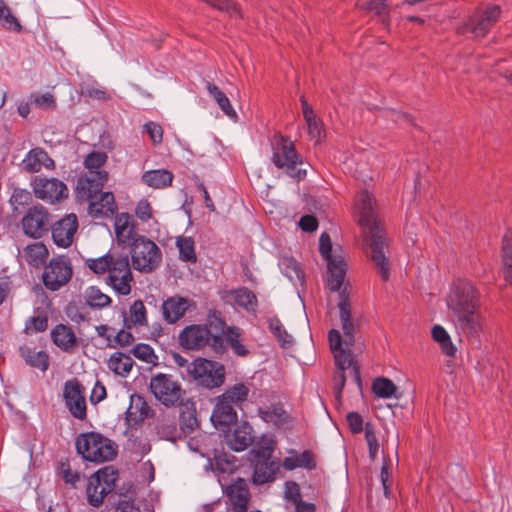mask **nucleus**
Listing matches in <instances>:
<instances>
[{"instance_id":"f03ea898","label":"nucleus","mask_w":512,"mask_h":512,"mask_svg":"<svg viewBox=\"0 0 512 512\" xmlns=\"http://www.w3.org/2000/svg\"><path fill=\"white\" fill-rule=\"evenodd\" d=\"M446 303L463 332L476 335L482 330L480 292L472 282L466 279L454 281Z\"/></svg>"},{"instance_id":"49530a36","label":"nucleus","mask_w":512,"mask_h":512,"mask_svg":"<svg viewBox=\"0 0 512 512\" xmlns=\"http://www.w3.org/2000/svg\"><path fill=\"white\" fill-rule=\"evenodd\" d=\"M86 304L91 308H104L111 304L112 300L104 294L99 288L90 287L86 292Z\"/></svg>"},{"instance_id":"864d4df0","label":"nucleus","mask_w":512,"mask_h":512,"mask_svg":"<svg viewBox=\"0 0 512 512\" xmlns=\"http://www.w3.org/2000/svg\"><path fill=\"white\" fill-rule=\"evenodd\" d=\"M132 354L139 360L148 364L156 365L158 361L157 355L153 348L145 343H139L132 349Z\"/></svg>"},{"instance_id":"cd10ccee","label":"nucleus","mask_w":512,"mask_h":512,"mask_svg":"<svg viewBox=\"0 0 512 512\" xmlns=\"http://www.w3.org/2000/svg\"><path fill=\"white\" fill-rule=\"evenodd\" d=\"M19 256L29 266L39 268L46 263L49 250L43 242H34L25 246L19 252Z\"/></svg>"},{"instance_id":"ddd939ff","label":"nucleus","mask_w":512,"mask_h":512,"mask_svg":"<svg viewBox=\"0 0 512 512\" xmlns=\"http://www.w3.org/2000/svg\"><path fill=\"white\" fill-rule=\"evenodd\" d=\"M320 253L327 261L328 286L332 291H338L346 274V263L342 256L332 255V243L328 233L321 234L319 239Z\"/></svg>"},{"instance_id":"4468645a","label":"nucleus","mask_w":512,"mask_h":512,"mask_svg":"<svg viewBox=\"0 0 512 512\" xmlns=\"http://www.w3.org/2000/svg\"><path fill=\"white\" fill-rule=\"evenodd\" d=\"M31 187L36 198L49 204L59 203L69 195L66 184L57 178L36 176Z\"/></svg>"},{"instance_id":"de8ad7c7","label":"nucleus","mask_w":512,"mask_h":512,"mask_svg":"<svg viewBox=\"0 0 512 512\" xmlns=\"http://www.w3.org/2000/svg\"><path fill=\"white\" fill-rule=\"evenodd\" d=\"M356 5L366 11L385 18L389 15V8L386 0H357Z\"/></svg>"},{"instance_id":"ea45409f","label":"nucleus","mask_w":512,"mask_h":512,"mask_svg":"<svg viewBox=\"0 0 512 512\" xmlns=\"http://www.w3.org/2000/svg\"><path fill=\"white\" fill-rule=\"evenodd\" d=\"M432 337L439 343L442 352L449 357H454L456 354V347L453 345L451 338L447 331L440 325H435L432 328Z\"/></svg>"},{"instance_id":"72a5a7b5","label":"nucleus","mask_w":512,"mask_h":512,"mask_svg":"<svg viewBox=\"0 0 512 512\" xmlns=\"http://www.w3.org/2000/svg\"><path fill=\"white\" fill-rule=\"evenodd\" d=\"M134 365L133 359L122 352H115L110 355L107 366L118 376L126 377L132 370Z\"/></svg>"},{"instance_id":"09e8293b","label":"nucleus","mask_w":512,"mask_h":512,"mask_svg":"<svg viewBox=\"0 0 512 512\" xmlns=\"http://www.w3.org/2000/svg\"><path fill=\"white\" fill-rule=\"evenodd\" d=\"M0 25L7 30L17 32L21 31L22 28L18 19L11 13L4 0H0Z\"/></svg>"},{"instance_id":"473e14b6","label":"nucleus","mask_w":512,"mask_h":512,"mask_svg":"<svg viewBox=\"0 0 512 512\" xmlns=\"http://www.w3.org/2000/svg\"><path fill=\"white\" fill-rule=\"evenodd\" d=\"M173 174L166 169L146 171L142 175V181L154 189H163L172 185Z\"/></svg>"},{"instance_id":"338daca9","label":"nucleus","mask_w":512,"mask_h":512,"mask_svg":"<svg viewBox=\"0 0 512 512\" xmlns=\"http://www.w3.org/2000/svg\"><path fill=\"white\" fill-rule=\"evenodd\" d=\"M346 420L352 433L359 434L363 430L365 431L363 418L359 413L349 412L346 416Z\"/></svg>"},{"instance_id":"b1692460","label":"nucleus","mask_w":512,"mask_h":512,"mask_svg":"<svg viewBox=\"0 0 512 512\" xmlns=\"http://www.w3.org/2000/svg\"><path fill=\"white\" fill-rule=\"evenodd\" d=\"M254 440L253 429L248 423L237 425L225 435L226 445L236 451H244Z\"/></svg>"},{"instance_id":"393cba45","label":"nucleus","mask_w":512,"mask_h":512,"mask_svg":"<svg viewBox=\"0 0 512 512\" xmlns=\"http://www.w3.org/2000/svg\"><path fill=\"white\" fill-rule=\"evenodd\" d=\"M87 200L89 201V213L93 217H109L117 210V204L112 192L100 191Z\"/></svg>"},{"instance_id":"c85d7f7f","label":"nucleus","mask_w":512,"mask_h":512,"mask_svg":"<svg viewBox=\"0 0 512 512\" xmlns=\"http://www.w3.org/2000/svg\"><path fill=\"white\" fill-rule=\"evenodd\" d=\"M127 421L131 424H138L153 415V410L148 405L144 397L132 395L130 405L126 412Z\"/></svg>"},{"instance_id":"79ce46f5","label":"nucleus","mask_w":512,"mask_h":512,"mask_svg":"<svg viewBox=\"0 0 512 512\" xmlns=\"http://www.w3.org/2000/svg\"><path fill=\"white\" fill-rule=\"evenodd\" d=\"M249 391V388L245 384L237 383L227 389L221 397L233 405L240 406L247 400Z\"/></svg>"},{"instance_id":"6e6d98bb","label":"nucleus","mask_w":512,"mask_h":512,"mask_svg":"<svg viewBox=\"0 0 512 512\" xmlns=\"http://www.w3.org/2000/svg\"><path fill=\"white\" fill-rule=\"evenodd\" d=\"M307 124V131L312 140L315 143H320L324 138V127L322 121L317 117H311L309 120H305Z\"/></svg>"},{"instance_id":"bb28decb","label":"nucleus","mask_w":512,"mask_h":512,"mask_svg":"<svg viewBox=\"0 0 512 512\" xmlns=\"http://www.w3.org/2000/svg\"><path fill=\"white\" fill-rule=\"evenodd\" d=\"M53 343L66 353H73L78 346V338L73 329L64 324L56 325L51 331Z\"/></svg>"},{"instance_id":"13d9d810","label":"nucleus","mask_w":512,"mask_h":512,"mask_svg":"<svg viewBox=\"0 0 512 512\" xmlns=\"http://www.w3.org/2000/svg\"><path fill=\"white\" fill-rule=\"evenodd\" d=\"M48 327V318L45 314L30 317L25 324L26 333L43 332Z\"/></svg>"},{"instance_id":"37998d69","label":"nucleus","mask_w":512,"mask_h":512,"mask_svg":"<svg viewBox=\"0 0 512 512\" xmlns=\"http://www.w3.org/2000/svg\"><path fill=\"white\" fill-rule=\"evenodd\" d=\"M267 322L269 330L282 347H289L292 345V336L287 333L281 321L277 317H270Z\"/></svg>"},{"instance_id":"680f3d73","label":"nucleus","mask_w":512,"mask_h":512,"mask_svg":"<svg viewBox=\"0 0 512 512\" xmlns=\"http://www.w3.org/2000/svg\"><path fill=\"white\" fill-rule=\"evenodd\" d=\"M213 7L226 12L232 18L240 19L243 17L241 9L229 0H218L213 4Z\"/></svg>"},{"instance_id":"423d86ee","label":"nucleus","mask_w":512,"mask_h":512,"mask_svg":"<svg viewBox=\"0 0 512 512\" xmlns=\"http://www.w3.org/2000/svg\"><path fill=\"white\" fill-rule=\"evenodd\" d=\"M272 162L296 181L303 180L307 175L305 169L297 168L302 164V158L297 153L294 143L282 135L275 137Z\"/></svg>"},{"instance_id":"4d7b16f0","label":"nucleus","mask_w":512,"mask_h":512,"mask_svg":"<svg viewBox=\"0 0 512 512\" xmlns=\"http://www.w3.org/2000/svg\"><path fill=\"white\" fill-rule=\"evenodd\" d=\"M107 158L108 157L105 152L93 151L86 156L84 165L89 171L101 170V167L106 163Z\"/></svg>"},{"instance_id":"c9c22d12","label":"nucleus","mask_w":512,"mask_h":512,"mask_svg":"<svg viewBox=\"0 0 512 512\" xmlns=\"http://www.w3.org/2000/svg\"><path fill=\"white\" fill-rule=\"evenodd\" d=\"M206 88L222 112L231 119H237V113L232 107L226 94L217 85L211 82L206 83Z\"/></svg>"},{"instance_id":"f8f14e48","label":"nucleus","mask_w":512,"mask_h":512,"mask_svg":"<svg viewBox=\"0 0 512 512\" xmlns=\"http://www.w3.org/2000/svg\"><path fill=\"white\" fill-rule=\"evenodd\" d=\"M72 276L71 261L66 256L59 255L45 265L41 279L46 289L58 291L70 282Z\"/></svg>"},{"instance_id":"a878e982","label":"nucleus","mask_w":512,"mask_h":512,"mask_svg":"<svg viewBox=\"0 0 512 512\" xmlns=\"http://www.w3.org/2000/svg\"><path fill=\"white\" fill-rule=\"evenodd\" d=\"M233 512H247L250 492L245 480L238 479L226 489Z\"/></svg>"},{"instance_id":"a19ab883","label":"nucleus","mask_w":512,"mask_h":512,"mask_svg":"<svg viewBox=\"0 0 512 512\" xmlns=\"http://www.w3.org/2000/svg\"><path fill=\"white\" fill-rule=\"evenodd\" d=\"M223 333L226 342L236 355L245 357L249 354V350L240 342L241 330L239 328L227 327Z\"/></svg>"},{"instance_id":"5701e85b","label":"nucleus","mask_w":512,"mask_h":512,"mask_svg":"<svg viewBox=\"0 0 512 512\" xmlns=\"http://www.w3.org/2000/svg\"><path fill=\"white\" fill-rule=\"evenodd\" d=\"M114 232L119 245L129 246L140 235L137 234L136 226L129 213L117 214L114 219Z\"/></svg>"},{"instance_id":"e433bc0d","label":"nucleus","mask_w":512,"mask_h":512,"mask_svg":"<svg viewBox=\"0 0 512 512\" xmlns=\"http://www.w3.org/2000/svg\"><path fill=\"white\" fill-rule=\"evenodd\" d=\"M127 327H143L148 325L147 310L142 300H136L129 308Z\"/></svg>"},{"instance_id":"5fc2aeb1","label":"nucleus","mask_w":512,"mask_h":512,"mask_svg":"<svg viewBox=\"0 0 512 512\" xmlns=\"http://www.w3.org/2000/svg\"><path fill=\"white\" fill-rule=\"evenodd\" d=\"M365 440L368 446L369 458L375 461L378 456L379 443L375 433L374 425L370 422L365 424Z\"/></svg>"},{"instance_id":"774afa93","label":"nucleus","mask_w":512,"mask_h":512,"mask_svg":"<svg viewBox=\"0 0 512 512\" xmlns=\"http://www.w3.org/2000/svg\"><path fill=\"white\" fill-rule=\"evenodd\" d=\"M32 199L31 193L25 189L15 188L10 198L13 205L25 206L30 203Z\"/></svg>"},{"instance_id":"f704fd0d","label":"nucleus","mask_w":512,"mask_h":512,"mask_svg":"<svg viewBox=\"0 0 512 512\" xmlns=\"http://www.w3.org/2000/svg\"><path fill=\"white\" fill-rule=\"evenodd\" d=\"M231 295L238 306L242 307L247 312H256L258 300L253 291L246 287H241L231 291Z\"/></svg>"},{"instance_id":"dca6fc26","label":"nucleus","mask_w":512,"mask_h":512,"mask_svg":"<svg viewBox=\"0 0 512 512\" xmlns=\"http://www.w3.org/2000/svg\"><path fill=\"white\" fill-rule=\"evenodd\" d=\"M63 398L66 407L74 418L81 421L87 418L85 388L78 379L74 378L65 382Z\"/></svg>"},{"instance_id":"3c124183","label":"nucleus","mask_w":512,"mask_h":512,"mask_svg":"<svg viewBox=\"0 0 512 512\" xmlns=\"http://www.w3.org/2000/svg\"><path fill=\"white\" fill-rule=\"evenodd\" d=\"M372 390L378 397L390 398L396 391L395 384L387 378H377L372 384Z\"/></svg>"},{"instance_id":"6e6552de","label":"nucleus","mask_w":512,"mask_h":512,"mask_svg":"<svg viewBox=\"0 0 512 512\" xmlns=\"http://www.w3.org/2000/svg\"><path fill=\"white\" fill-rule=\"evenodd\" d=\"M501 16V7L490 4L479 8L469 19L458 26L457 33L460 35L470 34V38L480 39L487 35L491 28L498 22Z\"/></svg>"},{"instance_id":"9b49d317","label":"nucleus","mask_w":512,"mask_h":512,"mask_svg":"<svg viewBox=\"0 0 512 512\" xmlns=\"http://www.w3.org/2000/svg\"><path fill=\"white\" fill-rule=\"evenodd\" d=\"M187 371L200 385L210 389L221 386L225 380L224 366L205 358L195 359Z\"/></svg>"},{"instance_id":"69168bd1","label":"nucleus","mask_w":512,"mask_h":512,"mask_svg":"<svg viewBox=\"0 0 512 512\" xmlns=\"http://www.w3.org/2000/svg\"><path fill=\"white\" fill-rule=\"evenodd\" d=\"M144 129L146 130V132L148 133L152 143L154 145H158L162 142L163 140V129L162 127L158 124V123H155V122H147L145 125H144Z\"/></svg>"},{"instance_id":"052dcab7","label":"nucleus","mask_w":512,"mask_h":512,"mask_svg":"<svg viewBox=\"0 0 512 512\" xmlns=\"http://www.w3.org/2000/svg\"><path fill=\"white\" fill-rule=\"evenodd\" d=\"M59 474L66 484L76 487L77 482L80 480V474L71 470L68 461H62L59 465Z\"/></svg>"},{"instance_id":"2eb2a0df","label":"nucleus","mask_w":512,"mask_h":512,"mask_svg":"<svg viewBox=\"0 0 512 512\" xmlns=\"http://www.w3.org/2000/svg\"><path fill=\"white\" fill-rule=\"evenodd\" d=\"M50 214L40 204L30 207L21 219L23 233L32 239H40L49 231Z\"/></svg>"},{"instance_id":"f3484780","label":"nucleus","mask_w":512,"mask_h":512,"mask_svg":"<svg viewBox=\"0 0 512 512\" xmlns=\"http://www.w3.org/2000/svg\"><path fill=\"white\" fill-rule=\"evenodd\" d=\"M78 230V219L75 214L65 215L51 226L54 244L60 248L70 247Z\"/></svg>"},{"instance_id":"1a4fd4ad","label":"nucleus","mask_w":512,"mask_h":512,"mask_svg":"<svg viewBox=\"0 0 512 512\" xmlns=\"http://www.w3.org/2000/svg\"><path fill=\"white\" fill-rule=\"evenodd\" d=\"M129 246L132 266L135 270L150 273L159 266L162 254L152 240L142 235Z\"/></svg>"},{"instance_id":"603ef678","label":"nucleus","mask_w":512,"mask_h":512,"mask_svg":"<svg viewBox=\"0 0 512 512\" xmlns=\"http://www.w3.org/2000/svg\"><path fill=\"white\" fill-rule=\"evenodd\" d=\"M276 442L272 438L262 439L257 448L251 451L256 460H272V453L275 449Z\"/></svg>"},{"instance_id":"4be33fe9","label":"nucleus","mask_w":512,"mask_h":512,"mask_svg":"<svg viewBox=\"0 0 512 512\" xmlns=\"http://www.w3.org/2000/svg\"><path fill=\"white\" fill-rule=\"evenodd\" d=\"M55 161L41 147L31 149L21 162V168L27 173H38L45 168L55 169Z\"/></svg>"},{"instance_id":"58836bf2","label":"nucleus","mask_w":512,"mask_h":512,"mask_svg":"<svg viewBox=\"0 0 512 512\" xmlns=\"http://www.w3.org/2000/svg\"><path fill=\"white\" fill-rule=\"evenodd\" d=\"M109 173L105 170H92L81 176L77 182V189H89L90 182H95L96 188H103L108 181Z\"/></svg>"},{"instance_id":"aec40b11","label":"nucleus","mask_w":512,"mask_h":512,"mask_svg":"<svg viewBox=\"0 0 512 512\" xmlns=\"http://www.w3.org/2000/svg\"><path fill=\"white\" fill-rule=\"evenodd\" d=\"M260 418L277 429L289 430L294 425V417L287 412L281 404H272L266 408H259Z\"/></svg>"},{"instance_id":"bf43d9fd","label":"nucleus","mask_w":512,"mask_h":512,"mask_svg":"<svg viewBox=\"0 0 512 512\" xmlns=\"http://www.w3.org/2000/svg\"><path fill=\"white\" fill-rule=\"evenodd\" d=\"M31 102L40 109L45 110H53L56 108V100L53 94L45 93V94H32Z\"/></svg>"},{"instance_id":"f257e3e1","label":"nucleus","mask_w":512,"mask_h":512,"mask_svg":"<svg viewBox=\"0 0 512 512\" xmlns=\"http://www.w3.org/2000/svg\"><path fill=\"white\" fill-rule=\"evenodd\" d=\"M374 201L368 191H360L355 198V206L359 213L358 223L365 229V253L374 263L383 281L390 276L389 261L385 255L387 241L374 212Z\"/></svg>"},{"instance_id":"9d476101","label":"nucleus","mask_w":512,"mask_h":512,"mask_svg":"<svg viewBox=\"0 0 512 512\" xmlns=\"http://www.w3.org/2000/svg\"><path fill=\"white\" fill-rule=\"evenodd\" d=\"M149 388L153 396L165 407H176L183 402L185 391L179 381L170 374L154 375Z\"/></svg>"},{"instance_id":"a18cd8bd","label":"nucleus","mask_w":512,"mask_h":512,"mask_svg":"<svg viewBox=\"0 0 512 512\" xmlns=\"http://www.w3.org/2000/svg\"><path fill=\"white\" fill-rule=\"evenodd\" d=\"M176 246L179 249V257L181 260L191 263L197 261L194 240L191 237H178Z\"/></svg>"},{"instance_id":"c756f323","label":"nucleus","mask_w":512,"mask_h":512,"mask_svg":"<svg viewBox=\"0 0 512 512\" xmlns=\"http://www.w3.org/2000/svg\"><path fill=\"white\" fill-rule=\"evenodd\" d=\"M236 419L237 413L233 408V404L220 396L211 415V420L214 425L216 427L228 426L235 422Z\"/></svg>"},{"instance_id":"412c9836","label":"nucleus","mask_w":512,"mask_h":512,"mask_svg":"<svg viewBox=\"0 0 512 512\" xmlns=\"http://www.w3.org/2000/svg\"><path fill=\"white\" fill-rule=\"evenodd\" d=\"M287 456L283 459L281 465L287 471L295 469L314 470L317 467V457L312 450H304L302 452L296 449H289Z\"/></svg>"},{"instance_id":"c03bdc74","label":"nucleus","mask_w":512,"mask_h":512,"mask_svg":"<svg viewBox=\"0 0 512 512\" xmlns=\"http://www.w3.org/2000/svg\"><path fill=\"white\" fill-rule=\"evenodd\" d=\"M109 494V492H107L105 490V488H103L100 483H95L93 481V477L90 476L89 480H88V485H87V488H86V495H87V500H88V503L94 507H99L100 505H102L103 501H104V498Z\"/></svg>"},{"instance_id":"7ed1b4c3","label":"nucleus","mask_w":512,"mask_h":512,"mask_svg":"<svg viewBox=\"0 0 512 512\" xmlns=\"http://www.w3.org/2000/svg\"><path fill=\"white\" fill-rule=\"evenodd\" d=\"M85 266L96 275L107 274L106 284L119 295L131 293L134 277L128 255L109 251L101 257L86 259Z\"/></svg>"},{"instance_id":"20e7f679","label":"nucleus","mask_w":512,"mask_h":512,"mask_svg":"<svg viewBox=\"0 0 512 512\" xmlns=\"http://www.w3.org/2000/svg\"><path fill=\"white\" fill-rule=\"evenodd\" d=\"M328 339L337 367L333 376L336 393L340 394L342 392L348 377L360 387L361 376L359 366L353 360L351 351L342 348V336L340 332L336 329L330 330Z\"/></svg>"},{"instance_id":"0eeeda50","label":"nucleus","mask_w":512,"mask_h":512,"mask_svg":"<svg viewBox=\"0 0 512 512\" xmlns=\"http://www.w3.org/2000/svg\"><path fill=\"white\" fill-rule=\"evenodd\" d=\"M178 341L185 350H200L209 346L216 354L225 352L224 340L219 335H212L205 325L186 326L179 334Z\"/></svg>"},{"instance_id":"7c9ffc66","label":"nucleus","mask_w":512,"mask_h":512,"mask_svg":"<svg viewBox=\"0 0 512 512\" xmlns=\"http://www.w3.org/2000/svg\"><path fill=\"white\" fill-rule=\"evenodd\" d=\"M279 470V463L275 460H255L253 482L262 485L272 482Z\"/></svg>"},{"instance_id":"6ab92c4d","label":"nucleus","mask_w":512,"mask_h":512,"mask_svg":"<svg viewBox=\"0 0 512 512\" xmlns=\"http://www.w3.org/2000/svg\"><path fill=\"white\" fill-rule=\"evenodd\" d=\"M195 307V303L186 297H168L161 306L163 319L169 324H175L184 317L187 311Z\"/></svg>"},{"instance_id":"0e129e2a","label":"nucleus","mask_w":512,"mask_h":512,"mask_svg":"<svg viewBox=\"0 0 512 512\" xmlns=\"http://www.w3.org/2000/svg\"><path fill=\"white\" fill-rule=\"evenodd\" d=\"M135 215L141 221H148L153 216V209L147 199H141L135 207Z\"/></svg>"},{"instance_id":"8fccbe9b","label":"nucleus","mask_w":512,"mask_h":512,"mask_svg":"<svg viewBox=\"0 0 512 512\" xmlns=\"http://www.w3.org/2000/svg\"><path fill=\"white\" fill-rule=\"evenodd\" d=\"M198 427L196 410L192 407H186L180 413V428L183 433L190 434Z\"/></svg>"},{"instance_id":"e2e57ef3","label":"nucleus","mask_w":512,"mask_h":512,"mask_svg":"<svg viewBox=\"0 0 512 512\" xmlns=\"http://www.w3.org/2000/svg\"><path fill=\"white\" fill-rule=\"evenodd\" d=\"M391 462L386 457L383 458V465L381 467L380 479L383 485L384 494L386 497L390 496L391 493Z\"/></svg>"},{"instance_id":"2f4dec72","label":"nucleus","mask_w":512,"mask_h":512,"mask_svg":"<svg viewBox=\"0 0 512 512\" xmlns=\"http://www.w3.org/2000/svg\"><path fill=\"white\" fill-rule=\"evenodd\" d=\"M19 353L26 364L45 372L49 368V355L45 351H36L35 348L24 344L19 347Z\"/></svg>"},{"instance_id":"a211bd4d","label":"nucleus","mask_w":512,"mask_h":512,"mask_svg":"<svg viewBox=\"0 0 512 512\" xmlns=\"http://www.w3.org/2000/svg\"><path fill=\"white\" fill-rule=\"evenodd\" d=\"M339 296V316L341 328L344 334V338H342V348L346 349L347 351H350V348L355 343L356 326L351 318V304L348 298L346 287L340 293Z\"/></svg>"},{"instance_id":"4c0bfd02","label":"nucleus","mask_w":512,"mask_h":512,"mask_svg":"<svg viewBox=\"0 0 512 512\" xmlns=\"http://www.w3.org/2000/svg\"><path fill=\"white\" fill-rule=\"evenodd\" d=\"M91 476L95 483H100V485L110 493L115 488L116 481L118 479V472L112 466H105Z\"/></svg>"},{"instance_id":"39448f33","label":"nucleus","mask_w":512,"mask_h":512,"mask_svg":"<svg viewBox=\"0 0 512 512\" xmlns=\"http://www.w3.org/2000/svg\"><path fill=\"white\" fill-rule=\"evenodd\" d=\"M76 449L85 461L102 463L113 460L117 455L116 445L97 432L82 433L76 438Z\"/></svg>"}]
</instances>
